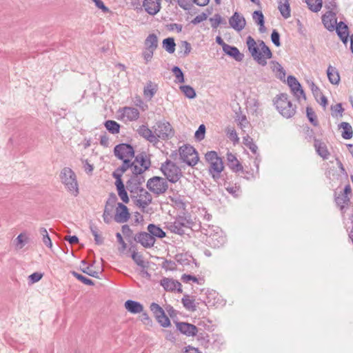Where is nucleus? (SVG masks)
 <instances>
[{
  "label": "nucleus",
  "instance_id": "1",
  "mask_svg": "<svg viewBox=\"0 0 353 353\" xmlns=\"http://www.w3.org/2000/svg\"><path fill=\"white\" fill-rule=\"evenodd\" d=\"M246 45L253 59L262 66L266 65V60L272 57V52L270 48L266 46L263 49L260 50L256 41L251 36L247 37Z\"/></svg>",
  "mask_w": 353,
  "mask_h": 353
},
{
  "label": "nucleus",
  "instance_id": "2",
  "mask_svg": "<svg viewBox=\"0 0 353 353\" xmlns=\"http://www.w3.org/2000/svg\"><path fill=\"white\" fill-rule=\"evenodd\" d=\"M273 103L278 112L286 119H290L296 114V106L288 99L286 93L277 94L273 99Z\"/></svg>",
  "mask_w": 353,
  "mask_h": 353
},
{
  "label": "nucleus",
  "instance_id": "3",
  "mask_svg": "<svg viewBox=\"0 0 353 353\" xmlns=\"http://www.w3.org/2000/svg\"><path fill=\"white\" fill-rule=\"evenodd\" d=\"M160 170L165 179L172 183H176L183 176L181 168L170 159H166L161 164Z\"/></svg>",
  "mask_w": 353,
  "mask_h": 353
},
{
  "label": "nucleus",
  "instance_id": "4",
  "mask_svg": "<svg viewBox=\"0 0 353 353\" xmlns=\"http://www.w3.org/2000/svg\"><path fill=\"white\" fill-rule=\"evenodd\" d=\"M61 182L74 196L79 194L78 183L74 172L70 168H63L60 173Z\"/></svg>",
  "mask_w": 353,
  "mask_h": 353
},
{
  "label": "nucleus",
  "instance_id": "5",
  "mask_svg": "<svg viewBox=\"0 0 353 353\" xmlns=\"http://www.w3.org/2000/svg\"><path fill=\"white\" fill-rule=\"evenodd\" d=\"M179 152L180 159L189 166H194L199 160L197 151L193 146L189 144L180 147Z\"/></svg>",
  "mask_w": 353,
  "mask_h": 353
},
{
  "label": "nucleus",
  "instance_id": "6",
  "mask_svg": "<svg viewBox=\"0 0 353 353\" xmlns=\"http://www.w3.org/2000/svg\"><path fill=\"white\" fill-rule=\"evenodd\" d=\"M206 161L210 164L209 172L215 181L221 179V157H219L216 151L212 150L208 152L205 155Z\"/></svg>",
  "mask_w": 353,
  "mask_h": 353
},
{
  "label": "nucleus",
  "instance_id": "7",
  "mask_svg": "<svg viewBox=\"0 0 353 353\" xmlns=\"http://www.w3.org/2000/svg\"><path fill=\"white\" fill-rule=\"evenodd\" d=\"M146 187L150 192L159 196L168 190V184L165 179L154 176L148 179Z\"/></svg>",
  "mask_w": 353,
  "mask_h": 353
},
{
  "label": "nucleus",
  "instance_id": "8",
  "mask_svg": "<svg viewBox=\"0 0 353 353\" xmlns=\"http://www.w3.org/2000/svg\"><path fill=\"white\" fill-rule=\"evenodd\" d=\"M192 223L190 219H188L183 216H179L174 222L167 223L165 228L172 233L183 235L185 234L183 228H192L191 225Z\"/></svg>",
  "mask_w": 353,
  "mask_h": 353
},
{
  "label": "nucleus",
  "instance_id": "9",
  "mask_svg": "<svg viewBox=\"0 0 353 353\" xmlns=\"http://www.w3.org/2000/svg\"><path fill=\"white\" fill-rule=\"evenodd\" d=\"M113 152L118 159H132L134 157L135 150L132 145L128 143H121L114 146Z\"/></svg>",
  "mask_w": 353,
  "mask_h": 353
},
{
  "label": "nucleus",
  "instance_id": "10",
  "mask_svg": "<svg viewBox=\"0 0 353 353\" xmlns=\"http://www.w3.org/2000/svg\"><path fill=\"white\" fill-rule=\"evenodd\" d=\"M156 125L158 131L157 136L162 140H168L174 136V130L169 121L165 120L158 121Z\"/></svg>",
  "mask_w": 353,
  "mask_h": 353
},
{
  "label": "nucleus",
  "instance_id": "11",
  "mask_svg": "<svg viewBox=\"0 0 353 353\" xmlns=\"http://www.w3.org/2000/svg\"><path fill=\"white\" fill-rule=\"evenodd\" d=\"M139 197L143 198L137 199L136 196H131L132 199L134 201V203L141 209L143 212H145V209L152 202V196L150 193H149L144 188H141L139 192Z\"/></svg>",
  "mask_w": 353,
  "mask_h": 353
},
{
  "label": "nucleus",
  "instance_id": "12",
  "mask_svg": "<svg viewBox=\"0 0 353 353\" xmlns=\"http://www.w3.org/2000/svg\"><path fill=\"white\" fill-rule=\"evenodd\" d=\"M287 83L290 87L292 93L299 99L300 97L306 99L305 93L303 89L301 84L299 82L297 79L293 75H289L287 78Z\"/></svg>",
  "mask_w": 353,
  "mask_h": 353
},
{
  "label": "nucleus",
  "instance_id": "13",
  "mask_svg": "<svg viewBox=\"0 0 353 353\" xmlns=\"http://www.w3.org/2000/svg\"><path fill=\"white\" fill-rule=\"evenodd\" d=\"M117 205L114 220L119 223L127 222L130 218L128 208L123 203H117Z\"/></svg>",
  "mask_w": 353,
  "mask_h": 353
},
{
  "label": "nucleus",
  "instance_id": "14",
  "mask_svg": "<svg viewBox=\"0 0 353 353\" xmlns=\"http://www.w3.org/2000/svg\"><path fill=\"white\" fill-rule=\"evenodd\" d=\"M222 51L229 57L233 59L237 62H241L244 59V54L241 53L239 50L234 46L225 43L223 40L221 43Z\"/></svg>",
  "mask_w": 353,
  "mask_h": 353
},
{
  "label": "nucleus",
  "instance_id": "15",
  "mask_svg": "<svg viewBox=\"0 0 353 353\" xmlns=\"http://www.w3.org/2000/svg\"><path fill=\"white\" fill-rule=\"evenodd\" d=\"M322 23L324 27L330 32H332L338 24L336 12L327 10L321 17Z\"/></svg>",
  "mask_w": 353,
  "mask_h": 353
},
{
  "label": "nucleus",
  "instance_id": "16",
  "mask_svg": "<svg viewBox=\"0 0 353 353\" xmlns=\"http://www.w3.org/2000/svg\"><path fill=\"white\" fill-rule=\"evenodd\" d=\"M176 327L178 331L188 336H195L198 332V327L188 322L175 321Z\"/></svg>",
  "mask_w": 353,
  "mask_h": 353
},
{
  "label": "nucleus",
  "instance_id": "17",
  "mask_svg": "<svg viewBox=\"0 0 353 353\" xmlns=\"http://www.w3.org/2000/svg\"><path fill=\"white\" fill-rule=\"evenodd\" d=\"M133 240L137 243H139L145 248L153 247L156 241V239L151 238V235L149 234V232H139L137 233L133 237Z\"/></svg>",
  "mask_w": 353,
  "mask_h": 353
},
{
  "label": "nucleus",
  "instance_id": "18",
  "mask_svg": "<svg viewBox=\"0 0 353 353\" xmlns=\"http://www.w3.org/2000/svg\"><path fill=\"white\" fill-rule=\"evenodd\" d=\"M160 284L166 291H176L177 293L183 292L181 284L177 280L164 277L161 280Z\"/></svg>",
  "mask_w": 353,
  "mask_h": 353
},
{
  "label": "nucleus",
  "instance_id": "19",
  "mask_svg": "<svg viewBox=\"0 0 353 353\" xmlns=\"http://www.w3.org/2000/svg\"><path fill=\"white\" fill-rule=\"evenodd\" d=\"M230 26L236 31H241L246 25L245 17L238 12H234L229 19Z\"/></svg>",
  "mask_w": 353,
  "mask_h": 353
},
{
  "label": "nucleus",
  "instance_id": "20",
  "mask_svg": "<svg viewBox=\"0 0 353 353\" xmlns=\"http://www.w3.org/2000/svg\"><path fill=\"white\" fill-rule=\"evenodd\" d=\"M334 30L342 43L346 46L350 37L348 26L344 21H341L336 26Z\"/></svg>",
  "mask_w": 353,
  "mask_h": 353
},
{
  "label": "nucleus",
  "instance_id": "21",
  "mask_svg": "<svg viewBox=\"0 0 353 353\" xmlns=\"http://www.w3.org/2000/svg\"><path fill=\"white\" fill-rule=\"evenodd\" d=\"M122 164L118 167L112 174L115 181H123L122 176L129 168H132V161L130 159H121Z\"/></svg>",
  "mask_w": 353,
  "mask_h": 353
},
{
  "label": "nucleus",
  "instance_id": "22",
  "mask_svg": "<svg viewBox=\"0 0 353 353\" xmlns=\"http://www.w3.org/2000/svg\"><path fill=\"white\" fill-rule=\"evenodd\" d=\"M145 182V176L130 177L126 182V188L130 193L137 194L139 192L141 185Z\"/></svg>",
  "mask_w": 353,
  "mask_h": 353
},
{
  "label": "nucleus",
  "instance_id": "23",
  "mask_svg": "<svg viewBox=\"0 0 353 353\" xmlns=\"http://www.w3.org/2000/svg\"><path fill=\"white\" fill-rule=\"evenodd\" d=\"M350 196L339 194L337 195L336 192L334 193V202L337 207L339 208L342 213H345L348 206L350 204Z\"/></svg>",
  "mask_w": 353,
  "mask_h": 353
},
{
  "label": "nucleus",
  "instance_id": "24",
  "mask_svg": "<svg viewBox=\"0 0 353 353\" xmlns=\"http://www.w3.org/2000/svg\"><path fill=\"white\" fill-rule=\"evenodd\" d=\"M142 6L147 13L154 16L161 10V0H144Z\"/></svg>",
  "mask_w": 353,
  "mask_h": 353
},
{
  "label": "nucleus",
  "instance_id": "25",
  "mask_svg": "<svg viewBox=\"0 0 353 353\" xmlns=\"http://www.w3.org/2000/svg\"><path fill=\"white\" fill-rule=\"evenodd\" d=\"M310 87L316 101L319 103L322 107L325 108L328 104L327 97L322 93L319 88L316 85L313 81L311 82Z\"/></svg>",
  "mask_w": 353,
  "mask_h": 353
},
{
  "label": "nucleus",
  "instance_id": "26",
  "mask_svg": "<svg viewBox=\"0 0 353 353\" xmlns=\"http://www.w3.org/2000/svg\"><path fill=\"white\" fill-rule=\"evenodd\" d=\"M137 132L141 137L150 141V143H157L158 141L157 137L145 125H140Z\"/></svg>",
  "mask_w": 353,
  "mask_h": 353
},
{
  "label": "nucleus",
  "instance_id": "27",
  "mask_svg": "<svg viewBox=\"0 0 353 353\" xmlns=\"http://www.w3.org/2000/svg\"><path fill=\"white\" fill-rule=\"evenodd\" d=\"M314 147L318 155H319L323 159H327L330 156V152L328 151L326 144L321 139H315Z\"/></svg>",
  "mask_w": 353,
  "mask_h": 353
},
{
  "label": "nucleus",
  "instance_id": "28",
  "mask_svg": "<svg viewBox=\"0 0 353 353\" xmlns=\"http://www.w3.org/2000/svg\"><path fill=\"white\" fill-rule=\"evenodd\" d=\"M125 308L132 314H138L143 311V305L136 301L127 300L124 303Z\"/></svg>",
  "mask_w": 353,
  "mask_h": 353
},
{
  "label": "nucleus",
  "instance_id": "29",
  "mask_svg": "<svg viewBox=\"0 0 353 353\" xmlns=\"http://www.w3.org/2000/svg\"><path fill=\"white\" fill-rule=\"evenodd\" d=\"M228 165L234 172L239 171L244 172L243 167L241 163L238 161L235 155L232 153H228Z\"/></svg>",
  "mask_w": 353,
  "mask_h": 353
},
{
  "label": "nucleus",
  "instance_id": "30",
  "mask_svg": "<svg viewBox=\"0 0 353 353\" xmlns=\"http://www.w3.org/2000/svg\"><path fill=\"white\" fill-rule=\"evenodd\" d=\"M115 186L117 190V193L121 201L124 203H128L130 202V199L126 191L125 185L123 181H115Z\"/></svg>",
  "mask_w": 353,
  "mask_h": 353
},
{
  "label": "nucleus",
  "instance_id": "31",
  "mask_svg": "<svg viewBox=\"0 0 353 353\" xmlns=\"http://www.w3.org/2000/svg\"><path fill=\"white\" fill-rule=\"evenodd\" d=\"M327 76L330 83L333 85H339L340 83V75L338 70L335 68L329 65L327 69Z\"/></svg>",
  "mask_w": 353,
  "mask_h": 353
},
{
  "label": "nucleus",
  "instance_id": "32",
  "mask_svg": "<svg viewBox=\"0 0 353 353\" xmlns=\"http://www.w3.org/2000/svg\"><path fill=\"white\" fill-rule=\"evenodd\" d=\"M147 230L151 235V238L155 239L156 238L163 239L166 236L165 232L159 225L154 223H150L147 227Z\"/></svg>",
  "mask_w": 353,
  "mask_h": 353
},
{
  "label": "nucleus",
  "instance_id": "33",
  "mask_svg": "<svg viewBox=\"0 0 353 353\" xmlns=\"http://www.w3.org/2000/svg\"><path fill=\"white\" fill-rule=\"evenodd\" d=\"M134 162L138 163L142 168H145V170L150 169L151 166V161L150 159L147 157L145 152H142L137 156L134 155Z\"/></svg>",
  "mask_w": 353,
  "mask_h": 353
},
{
  "label": "nucleus",
  "instance_id": "34",
  "mask_svg": "<svg viewBox=\"0 0 353 353\" xmlns=\"http://www.w3.org/2000/svg\"><path fill=\"white\" fill-rule=\"evenodd\" d=\"M117 197L114 192H111L106 201L104 211L105 214H112L117 203Z\"/></svg>",
  "mask_w": 353,
  "mask_h": 353
},
{
  "label": "nucleus",
  "instance_id": "35",
  "mask_svg": "<svg viewBox=\"0 0 353 353\" xmlns=\"http://www.w3.org/2000/svg\"><path fill=\"white\" fill-rule=\"evenodd\" d=\"M338 128L343 129L341 137L346 140L350 139L353 137V130L352 125L347 122H341Z\"/></svg>",
  "mask_w": 353,
  "mask_h": 353
},
{
  "label": "nucleus",
  "instance_id": "36",
  "mask_svg": "<svg viewBox=\"0 0 353 353\" xmlns=\"http://www.w3.org/2000/svg\"><path fill=\"white\" fill-rule=\"evenodd\" d=\"M278 9L284 19H288L290 17L291 9L289 0H280Z\"/></svg>",
  "mask_w": 353,
  "mask_h": 353
},
{
  "label": "nucleus",
  "instance_id": "37",
  "mask_svg": "<svg viewBox=\"0 0 353 353\" xmlns=\"http://www.w3.org/2000/svg\"><path fill=\"white\" fill-rule=\"evenodd\" d=\"M130 256L134 262L141 268L144 269L149 268V261H145L143 260V255L141 253L137 252V251L132 252Z\"/></svg>",
  "mask_w": 353,
  "mask_h": 353
},
{
  "label": "nucleus",
  "instance_id": "38",
  "mask_svg": "<svg viewBox=\"0 0 353 353\" xmlns=\"http://www.w3.org/2000/svg\"><path fill=\"white\" fill-rule=\"evenodd\" d=\"M146 49L154 50L158 47V37L154 33L150 34L144 42Z\"/></svg>",
  "mask_w": 353,
  "mask_h": 353
},
{
  "label": "nucleus",
  "instance_id": "39",
  "mask_svg": "<svg viewBox=\"0 0 353 353\" xmlns=\"http://www.w3.org/2000/svg\"><path fill=\"white\" fill-rule=\"evenodd\" d=\"M123 115L129 121H135L139 117V111L136 108L125 107L123 108Z\"/></svg>",
  "mask_w": 353,
  "mask_h": 353
},
{
  "label": "nucleus",
  "instance_id": "40",
  "mask_svg": "<svg viewBox=\"0 0 353 353\" xmlns=\"http://www.w3.org/2000/svg\"><path fill=\"white\" fill-rule=\"evenodd\" d=\"M104 126L111 134H116L120 132L121 125L114 120H106Z\"/></svg>",
  "mask_w": 353,
  "mask_h": 353
},
{
  "label": "nucleus",
  "instance_id": "41",
  "mask_svg": "<svg viewBox=\"0 0 353 353\" xmlns=\"http://www.w3.org/2000/svg\"><path fill=\"white\" fill-rule=\"evenodd\" d=\"M162 47L170 54L175 51L176 43L173 37H168L163 40Z\"/></svg>",
  "mask_w": 353,
  "mask_h": 353
},
{
  "label": "nucleus",
  "instance_id": "42",
  "mask_svg": "<svg viewBox=\"0 0 353 353\" xmlns=\"http://www.w3.org/2000/svg\"><path fill=\"white\" fill-rule=\"evenodd\" d=\"M157 91V85L153 84L152 81H148L147 85L144 87L143 94L145 97L151 99Z\"/></svg>",
  "mask_w": 353,
  "mask_h": 353
},
{
  "label": "nucleus",
  "instance_id": "43",
  "mask_svg": "<svg viewBox=\"0 0 353 353\" xmlns=\"http://www.w3.org/2000/svg\"><path fill=\"white\" fill-rule=\"evenodd\" d=\"M90 229L94 237L95 243L98 245L103 244L104 238L101 236L99 234V230L97 225L93 223L90 224Z\"/></svg>",
  "mask_w": 353,
  "mask_h": 353
},
{
  "label": "nucleus",
  "instance_id": "44",
  "mask_svg": "<svg viewBox=\"0 0 353 353\" xmlns=\"http://www.w3.org/2000/svg\"><path fill=\"white\" fill-rule=\"evenodd\" d=\"M306 117L307 118L310 123L314 126L319 125V121L317 119V116L315 112L313 110L312 108L310 106L306 107Z\"/></svg>",
  "mask_w": 353,
  "mask_h": 353
},
{
  "label": "nucleus",
  "instance_id": "45",
  "mask_svg": "<svg viewBox=\"0 0 353 353\" xmlns=\"http://www.w3.org/2000/svg\"><path fill=\"white\" fill-rule=\"evenodd\" d=\"M308 8L314 12H318L322 8V0H305Z\"/></svg>",
  "mask_w": 353,
  "mask_h": 353
},
{
  "label": "nucleus",
  "instance_id": "46",
  "mask_svg": "<svg viewBox=\"0 0 353 353\" xmlns=\"http://www.w3.org/2000/svg\"><path fill=\"white\" fill-rule=\"evenodd\" d=\"M181 302L183 303V307L190 311H195L196 310V305L194 304V299H190L189 298V295L185 294L183 297L181 299Z\"/></svg>",
  "mask_w": 353,
  "mask_h": 353
},
{
  "label": "nucleus",
  "instance_id": "47",
  "mask_svg": "<svg viewBox=\"0 0 353 353\" xmlns=\"http://www.w3.org/2000/svg\"><path fill=\"white\" fill-rule=\"evenodd\" d=\"M272 63L274 65V68H272L273 72H278V74H276L277 78L281 81H285L286 72L284 68L277 61H272Z\"/></svg>",
  "mask_w": 353,
  "mask_h": 353
},
{
  "label": "nucleus",
  "instance_id": "48",
  "mask_svg": "<svg viewBox=\"0 0 353 353\" xmlns=\"http://www.w3.org/2000/svg\"><path fill=\"white\" fill-rule=\"evenodd\" d=\"M243 144L245 145L254 154H256L258 150L257 145L253 142V139L248 134L243 137Z\"/></svg>",
  "mask_w": 353,
  "mask_h": 353
},
{
  "label": "nucleus",
  "instance_id": "49",
  "mask_svg": "<svg viewBox=\"0 0 353 353\" xmlns=\"http://www.w3.org/2000/svg\"><path fill=\"white\" fill-rule=\"evenodd\" d=\"M180 89L183 94L188 99H194L196 97V92L192 86L189 85H181Z\"/></svg>",
  "mask_w": 353,
  "mask_h": 353
},
{
  "label": "nucleus",
  "instance_id": "50",
  "mask_svg": "<svg viewBox=\"0 0 353 353\" xmlns=\"http://www.w3.org/2000/svg\"><path fill=\"white\" fill-rule=\"evenodd\" d=\"M71 274L77 279L79 280V281L82 282L83 284L85 285H94V281L83 276V274H79L75 271H72L71 272Z\"/></svg>",
  "mask_w": 353,
  "mask_h": 353
},
{
  "label": "nucleus",
  "instance_id": "51",
  "mask_svg": "<svg viewBox=\"0 0 353 353\" xmlns=\"http://www.w3.org/2000/svg\"><path fill=\"white\" fill-rule=\"evenodd\" d=\"M156 319L161 326L163 327H168L171 326L170 320L165 314V312L161 313V314L156 317Z\"/></svg>",
  "mask_w": 353,
  "mask_h": 353
},
{
  "label": "nucleus",
  "instance_id": "52",
  "mask_svg": "<svg viewBox=\"0 0 353 353\" xmlns=\"http://www.w3.org/2000/svg\"><path fill=\"white\" fill-rule=\"evenodd\" d=\"M172 72L175 76L179 83H183L185 82V76L182 70L176 65H174L171 69Z\"/></svg>",
  "mask_w": 353,
  "mask_h": 353
},
{
  "label": "nucleus",
  "instance_id": "53",
  "mask_svg": "<svg viewBox=\"0 0 353 353\" xmlns=\"http://www.w3.org/2000/svg\"><path fill=\"white\" fill-rule=\"evenodd\" d=\"M28 237L24 233L19 234L14 240L17 248L18 249H21L26 243H28Z\"/></svg>",
  "mask_w": 353,
  "mask_h": 353
},
{
  "label": "nucleus",
  "instance_id": "54",
  "mask_svg": "<svg viewBox=\"0 0 353 353\" xmlns=\"http://www.w3.org/2000/svg\"><path fill=\"white\" fill-rule=\"evenodd\" d=\"M94 261L92 262L91 263H90L89 265L86 266V267H84V268H81V270L90 276H92V277H94V278H97V279H99V274L100 272H97V271H95V270H92L90 268L92 267L94 265Z\"/></svg>",
  "mask_w": 353,
  "mask_h": 353
},
{
  "label": "nucleus",
  "instance_id": "55",
  "mask_svg": "<svg viewBox=\"0 0 353 353\" xmlns=\"http://www.w3.org/2000/svg\"><path fill=\"white\" fill-rule=\"evenodd\" d=\"M130 169L132 170V172L131 177L135 178H137V176H144L143 174L147 170L143 168L139 167L134 161H132V165Z\"/></svg>",
  "mask_w": 353,
  "mask_h": 353
},
{
  "label": "nucleus",
  "instance_id": "56",
  "mask_svg": "<svg viewBox=\"0 0 353 353\" xmlns=\"http://www.w3.org/2000/svg\"><path fill=\"white\" fill-rule=\"evenodd\" d=\"M228 137L233 144L235 145L239 143V139L237 136L236 132L234 128L228 127L225 130Z\"/></svg>",
  "mask_w": 353,
  "mask_h": 353
},
{
  "label": "nucleus",
  "instance_id": "57",
  "mask_svg": "<svg viewBox=\"0 0 353 353\" xmlns=\"http://www.w3.org/2000/svg\"><path fill=\"white\" fill-rule=\"evenodd\" d=\"M206 128L204 124H201L194 133V138L197 141H201L205 138Z\"/></svg>",
  "mask_w": 353,
  "mask_h": 353
},
{
  "label": "nucleus",
  "instance_id": "58",
  "mask_svg": "<svg viewBox=\"0 0 353 353\" xmlns=\"http://www.w3.org/2000/svg\"><path fill=\"white\" fill-rule=\"evenodd\" d=\"M40 234L43 236V242L48 248L52 246V241L49 236V234L44 228H41L39 230Z\"/></svg>",
  "mask_w": 353,
  "mask_h": 353
},
{
  "label": "nucleus",
  "instance_id": "59",
  "mask_svg": "<svg viewBox=\"0 0 353 353\" xmlns=\"http://www.w3.org/2000/svg\"><path fill=\"white\" fill-rule=\"evenodd\" d=\"M252 19L256 25L265 22V17L261 10L254 11L252 13Z\"/></svg>",
  "mask_w": 353,
  "mask_h": 353
},
{
  "label": "nucleus",
  "instance_id": "60",
  "mask_svg": "<svg viewBox=\"0 0 353 353\" xmlns=\"http://www.w3.org/2000/svg\"><path fill=\"white\" fill-rule=\"evenodd\" d=\"M271 41L276 47H280L281 45L280 41V34L277 30L274 29L270 35Z\"/></svg>",
  "mask_w": 353,
  "mask_h": 353
},
{
  "label": "nucleus",
  "instance_id": "61",
  "mask_svg": "<svg viewBox=\"0 0 353 353\" xmlns=\"http://www.w3.org/2000/svg\"><path fill=\"white\" fill-rule=\"evenodd\" d=\"M170 201L174 203V205L178 209H183L185 210L186 204L180 198V196L178 197H171L170 196Z\"/></svg>",
  "mask_w": 353,
  "mask_h": 353
},
{
  "label": "nucleus",
  "instance_id": "62",
  "mask_svg": "<svg viewBox=\"0 0 353 353\" xmlns=\"http://www.w3.org/2000/svg\"><path fill=\"white\" fill-rule=\"evenodd\" d=\"M162 268L165 270H175L176 269V264L174 261L165 259L161 265Z\"/></svg>",
  "mask_w": 353,
  "mask_h": 353
},
{
  "label": "nucleus",
  "instance_id": "63",
  "mask_svg": "<svg viewBox=\"0 0 353 353\" xmlns=\"http://www.w3.org/2000/svg\"><path fill=\"white\" fill-rule=\"evenodd\" d=\"M150 309L152 312L155 318L159 314H161V313L165 312L163 309L156 303H152L150 304Z\"/></svg>",
  "mask_w": 353,
  "mask_h": 353
},
{
  "label": "nucleus",
  "instance_id": "64",
  "mask_svg": "<svg viewBox=\"0 0 353 353\" xmlns=\"http://www.w3.org/2000/svg\"><path fill=\"white\" fill-rule=\"evenodd\" d=\"M43 276V273L35 272L28 276L29 282L31 283H35L39 281L42 279Z\"/></svg>",
  "mask_w": 353,
  "mask_h": 353
}]
</instances>
